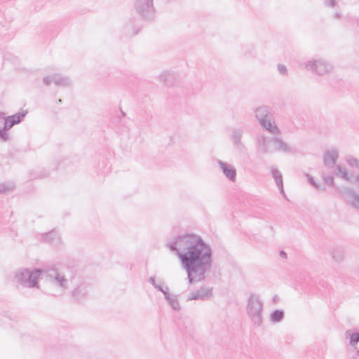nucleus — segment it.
<instances>
[{
	"mask_svg": "<svg viewBox=\"0 0 359 359\" xmlns=\"http://www.w3.org/2000/svg\"><path fill=\"white\" fill-rule=\"evenodd\" d=\"M330 253L336 262L340 263L343 261L344 251L341 248L334 247L330 250Z\"/></svg>",
	"mask_w": 359,
	"mask_h": 359,
	"instance_id": "20",
	"label": "nucleus"
},
{
	"mask_svg": "<svg viewBox=\"0 0 359 359\" xmlns=\"http://www.w3.org/2000/svg\"><path fill=\"white\" fill-rule=\"evenodd\" d=\"M43 277L47 278L53 285L62 290H66L69 287L68 279L55 266L43 268Z\"/></svg>",
	"mask_w": 359,
	"mask_h": 359,
	"instance_id": "5",
	"label": "nucleus"
},
{
	"mask_svg": "<svg viewBox=\"0 0 359 359\" xmlns=\"http://www.w3.org/2000/svg\"><path fill=\"white\" fill-rule=\"evenodd\" d=\"M148 280L154 287L158 283L154 276H151Z\"/></svg>",
	"mask_w": 359,
	"mask_h": 359,
	"instance_id": "36",
	"label": "nucleus"
},
{
	"mask_svg": "<svg viewBox=\"0 0 359 359\" xmlns=\"http://www.w3.org/2000/svg\"><path fill=\"white\" fill-rule=\"evenodd\" d=\"M285 317V312L282 309L274 310L269 316V320L272 323H278L281 322Z\"/></svg>",
	"mask_w": 359,
	"mask_h": 359,
	"instance_id": "21",
	"label": "nucleus"
},
{
	"mask_svg": "<svg viewBox=\"0 0 359 359\" xmlns=\"http://www.w3.org/2000/svg\"><path fill=\"white\" fill-rule=\"evenodd\" d=\"M43 277V269H20L15 272V278L18 283L26 287L39 288L38 280Z\"/></svg>",
	"mask_w": 359,
	"mask_h": 359,
	"instance_id": "4",
	"label": "nucleus"
},
{
	"mask_svg": "<svg viewBox=\"0 0 359 359\" xmlns=\"http://www.w3.org/2000/svg\"><path fill=\"white\" fill-rule=\"evenodd\" d=\"M255 117L261 127L273 135H280L281 132L276 123L273 109L269 106L262 105L255 111Z\"/></svg>",
	"mask_w": 359,
	"mask_h": 359,
	"instance_id": "2",
	"label": "nucleus"
},
{
	"mask_svg": "<svg viewBox=\"0 0 359 359\" xmlns=\"http://www.w3.org/2000/svg\"><path fill=\"white\" fill-rule=\"evenodd\" d=\"M278 70L279 74L281 75L285 76L287 74V69L286 66H285L283 65L278 64Z\"/></svg>",
	"mask_w": 359,
	"mask_h": 359,
	"instance_id": "33",
	"label": "nucleus"
},
{
	"mask_svg": "<svg viewBox=\"0 0 359 359\" xmlns=\"http://www.w3.org/2000/svg\"><path fill=\"white\" fill-rule=\"evenodd\" d=\"M340 193L348 204L359 210V194L353 189L344 187L340 189Z\"/></svg>",
	"mask_w": 359,
	"mask_h": 359,
	"instance_id": "9",
	"label": "nucleus"
},
{
	"mask_svg": "<svg viewBox=\"0 0 359 359\" xmlns=\"http://www.w3.org/2000/svg\"><path fill=\"white\" fill-rule=\"evenodd\" d=\"M306 176L308 177V180L309 183L316 189L321 190L320 187L315 182L313 178L311 177L309 174H306ZM322 190H325V189H322Z\"/></svg>",
	"mask_w": 359,
	"mask_h": 359,
	"instance_id": "31",
	"label": "nucleus"
},
{
	"mask_svg": "<svg viewBox=\"0 0 359 359\" xmlns=\"http://www.w3.org/2000/svg\"><path fill=\"white\" fill-rule=\"evenodd\" d=\"M4 119V113H0V119Z\"/></svg>",
	"mask_w": 359,
	"mask_h": 359,
	"instance_id": "41",
	"label": "nucleus"
},
{
	"mask_svg": "<svg viewBox=\"0 0 359 359\" xmlns=\"http://www.w3.org/2000/svg\"><path fill=\"white\" fill-rule=\"evenodd\" d=\"M53 79L55 84L59 86H68L71 84V81L68 77L60 74H53Z\"/></svg>",
	"mask_w": 359,
	"mask_h": 359,
	"instance_id": "23",
	"label": "nucleus"
},
{
	"mask_svg": "<svg viewBox=\"0 0 359 359\" xmlns=\"http://www.w3.org/2000/svg\"><path fill=\"white\" fill-rule=\"evenodd\" d=\"M291 150V147L280 137H278V135L270 137L267 154L276 152L289 153Z\"/></svg>",
	"mask_w": 359,
	"mask_h": 359,
	"instance_id": "8",
	"label": "nucleus"
},
{
	"mask_svg": "<svg viewBox=\"0 0 359 359\" xmlns=\"http://www.w3.org/2000/svg\"><path fill=\"white\" fill-rule=\"evenodd\" d=\"M324 182L329 186L333 187L334 186V177L332 175L323 177Z\"/></svg>",
	"mask_w": 359,
	"mask_h": 359,
	"instance_id": "30",
	"label": "nucleus"
},
{
	"mask_svg": "<svg viewBox=\"0 0 359 359\" xmlns=\"http://www.w3.org/2000/svg\"><path fill=\"white\" fill-rule=\"evenodd\" d=\"M351 359H359V350L355 352V354L351 356Z\"/></svg>",
	"mask_w": 359,
	"mask_h": 359,
	"instance_id": "37",
	"label": "nucleus"
},
{
	"mask_svg": "<svg viewBox=\"0 0 359 359\" xmlns=\"http://www.w3.org/2000/svg\"><path fill=\"white\" fill-rule=\"evenodd\" d=\"M277 298H278V296L277 295H275L273 297V301L275 302L276 300H277Z\"/></svg>",
	"mask_w": 359,
	"mask_h": 359,
	"instance_id": "43",
	"label": "nucleus"
},
{
	"mask_svg": "<svg viewBox=\"0 0 359 359\" xmlns=\"http://www.w3.org/2000/svg\"><path fill=\"white\" fill-rule=\"evenodd\" d=\"M271 173L278 189L280 190V192L283 194V196H285L283 189V175L281 172L278 170L277 168L272 166L271 168Z\"/></svg>",
	"mask_w": 359,
	"mask_h": 359,
	"instance_id": "17",
	"label": "nucleus"
},
{
	"mask_svg": "<svg viewBox=\"0 0 359 359\" xmlns=\"http://www.w3.org/2000/svg\"><path fill=\"white\" fill-rule=\"evenodd\" d=\"M246 313L252 323L255 327H260L262 324V313L264 304L257 294H251L247 301Z\"/></svg>",
	"mask_w": 359,
	"mask_h": 359,
	"instance_id": "3",
	"label": "nucleus"
},
{
	"mask_svg": "<svg viewBox=\"0 0 359 359\" xmlns=\"http://www.w3.org/2000/svg\"><path fill=\"white\" fill-rule=\"evenodd\" d=\"M345 337L346 339H349L350 346L355 348L359 342V332H352L348 330L346 331Z\"/></svg>",
	"mask_w": 359,
	"mask_h": 359,
	"instance_id": "22",
	"label": "nucleus"
},
{
	"mask_svg": "<svg viewBox=\"0 0 359 359\" xmlns=\"http://www.w3.org/2000/svg\"><path fill=\"white\" fill-rule=\"evenodd\" d=\"M165 246L175 252L187 273L189 284L205 279L212 264V250L201 236L194 233L179 235Z\"/></svg>",
	"mask_w": 359,
	"mask_h": 359,
	"instance_id": "1",
	"label": "nucleus"
},
{
	"mask_svg": "<svg viewBox=\"0 0 359 359\" xmlns=\"http://www.w3.org/2000/svg\"><path fill=\"white\" fill-rule=\"evenodd\" d=\"M162 284H163V282H162L161 280H158V283H157V284L154 286V287H155L157 290H158V291L161 292L164 294V292H168V287L167 286H165V287H163V286H162Z\"/></svg>",
	"mask_w": 359,
	"mask_h": 359,
	"instance_id": "29",
	"label": "nucleus"
},
{
	"mask_svg": "<svg viewBox=\"0 0 359 359\" xmlns=\"http://www.w3.org/2000/svg\"><path fill=\"white\" fill-rule=\"evenodd\" d=\"M43 81L45 85L49 86L53 82V75L43 77Z\"/></svg>",
	"mask_w": 359,
	"mask_h": 359,
	"instance_id": "34",
	"label": "nucleus"
},
{
	"mask_svg": "<svg viewBox=\"0 0 359 359\" xmlns=\"http://www.w3.org/2000/svg\"><path fill=\"white\" fill-rule=\"evenodd\" d=\"M346 163L351 167H355L359 169V159L353 156H347L346 158Z\"/></svg>",
	"mask_w": 359,
	"mask_h": 359,
	"instance_id": "28",
	"label": "nucleus"
},
{
	"mask_svg": "<svg viewBox=\"0 0 359 359\" xmlns=\"http://www.w3.org/2000/svg\"><path fill=\"white\" fill-rule=\"evenodd\" d=\"M161 81H162L166 86L172 85L175 78L172 73L165 72L162 74L159 77Z\"/></svg>",
	"mask_w": 359,
	"mask_h": 359,
	"instance_id": "25",
	"label": "nucleus"
},
{
	"mask_svg": "<svg viewBox=\"0 0 359 359\" xmlns=\"http://www.w3.org/2000/svg\"><path fill=\"white\" fill-rule=\"evenodd\" d=\"M338 157L339 154L337 149L327 151L323 157L324 165L329 168L334 167L336 165Z\"/></svg>",
	"mask_w": 359,
	"mask_h": 359,
	"instance_id": "15",
	"label": "nucleus"
},
{
	"mask_svg": "<svg viewBox=\"0 0 359 359\" xmlns=\"http://www.w3.org/2000/svg\"><path fill=\"white\" fill-rule=\"evenodd\" d=\"M7 130H8L4 129V128L3 129L0 128V139L5 142L8 140Z\"/></svg>",
	"mask_w": 359,
	"mask_h": 359,
	"instance_id": "32",
	"label": "nucleus"
},
{
	"mask_svg": "<svg viewBox=\"0 0 359 359\" xmlns=\"http://www.w3.org/2000/svg\"><path fill=\"white\" fill-rule=\"evenodd\" d=\"M43 240L54 246H58L61 244V238L55 230H52L42 236Z\"/></svg>",
	"mask_w": 359,
	"mask_h": 359,
	"instance_id": "16",
	"label": "nucleus"
},
{
	"mask_svg": "<svg viewBox=\"0 0 359 359\" xmlns=\"http://www.w3.org/2000/svg\"><path fill=\"white\" fill-rule=\"evenodd\" d=\"M88 294V285L85 283H81L72 291V297L76 302H82L86 299Z\"/></svg>",
	"mask_w": 359,
	"mask_h": 359,
	"instance_id": "13",
	"label": "nucleus"
},
{
	"mask_svg": "<svg viewBox=\"0 0 359 359\" xmlns=\"http://www.w3.org/2000/svg\"><path fill=\"white\" fill-rule=\"evenodd\" d=\"M335 17H336L337 18H339L340 17V14H339V13H336V14H335Z\"/></svg>",
	"mask_w": 359,
	"mask_h": 359,
	"instance_id": "42",
	"label": "nucleus"
},
{
	"mask_svg": "<svg viewBox=\"0 0 359 359\" xmlns=\"http://www.w3.org/2000/svg\"><path fill=\"white\" fill-rule=\"evenodd\" d=\"M212 295V288L210 287H201L199 290L196 292L189 294L187 299L189 300H204Z\"/></svg>",
	"mask_w": 359,
	"mask_h": 359,
	"instance_id": "14",
	"label": "nucleus"
},
{
	"mask_svg": "<svg viewBox=\"0 0 359 359\" xmlns=\"http://www.w3.org/2000/svg\"><path fill=\"white\" fill-rule=\"evenodd\" d=\"M135 9L144 20H151L155 17L154 0H135Z\"/></svg>",
	"mask_w": 359,
	"mask_h": 359,
	"instance_id": "7",
	"label": "nucleus"
},
{
	"mask_svg": "<svg viewBox=\"0 0 359 359\" xmlns=\"http://www.w3.org/2000/svg\"><path fill=\"white\" fill-rule=\"evenodd\" d=\"M15 184L12 182L0 184V194H6L8 191L13 190Z\"/></svg>",
	"mask_w": 359,
	"mask_h": 359,
	"instance_id": "26",
	"label": "nucleus"
},
{
	"mask_svg": "<svg viewBox=\"0 0 359 359\" xmlns=\"http://www.w3.org/2000/svg\"><path fill=\"white\" fill-rule=\"evenodd\" d=\"M244 130L242 128H234L231 129L230 138L234 148L240 151L243 152L246 150V147L242 142V137Z\"/></svg>",
	"mask_w": 359,
	"mask_h": 359,
	"instance_id": "10",
	"label": "nucleus"
},
{
	"mask_svg": "<svg viewBox=\"0 0 359 359\" xmlns=\"http://www.w3.org/2000/svg\"><path fill=\"white\" fill-rule=\"evenodd\" d=\"M325 5L330 7H334L336 5V0H327L325 1Z\"/></svg>",
	"mask_w": 359,
	"mask_h": 359,
	"instance_id": "35",
	"label": "nucleus"
},
{
	"mask_svg": "<svg viewBox=\"0 0 359 359\" xmlns=\"http://www.w3.org/2000/svg\"><path fill=\"white\" fill-rule=\"evenodd\" d=\"M251 49H253V48L251 47ZM245 54L247 55V53H245ZM248 54L249 55L254 56L253 53H252V50H248Z\"/></svg>",
	"mask_w": 359,
	"mask_h": 359,
	"instance_id": "39",
	"label": "nucleus"
},
{
	"mask_svg": "<svg viewBox=\"0 0 359 359\" xmlns=\"http://www.w3.org/2000/svg\"><path fill=\"white\" fill-rule=\"evenodd\" d=\"M58 102H59V103H62V100H61V99H59V100H58Z\"/></svg>",
	"mask_w": 359,
	"mask_h": 359,
	"instance_id": "44",
	"label": "nucleus"
},
{
	"mask_svg": "<svg viewBox=\"0 0 359 359\" xmlns=\"http://www.w3.org/2000/svg\"><path fill=\"white\" fill-rule=\"evenodd\" d=\"M280 256L283 258H287V253L285 251L281 250L280 252Z\"/></svg>",
	"mask_w": 359,
	"mask_h": 359,
	"instance_id": "38",
	"label": "nucleus"
},
{
	"mask_svg": "<svg viewBox=\"0 0 359 359\" xmlns=\"http://www.w3.org/2000/svg\"><path fill=\"white\" fill-rule=\"evenodd\" d=\"M217 165L221 169L224 175L231 182H234L236 180V169L232 165L224 162L221 160H217Z\"/></svg>",
	"mask_w": 359,
	"mask_h": 359,
	"instance_id": "11",
	"label": "nucleus"
},
{
	"mask_svg": "<svg viewBox=\"0 0 359 359\" xmlns=\"http://www.w3.org/2000/svg\"><path fill=\"white\" fill-rule=\"evenodd\" d=\"M335 175L347 182H351V178L347 170L340 165H335Z\"/></svg>",
	"mask_w": 359,
	"mask_h": 359,
	"instance_id": "24",
	"label": "nucleus"
},
{
	"mask_svg": "<svg viewBox=\"0 0 359 359\" xmlns=\"http://www.w3.org/2000/svg\"><path fill=\"white\" fill-rule=\"evenodd\" d=\"M355 180L359 187V174L355 176Z\"/></svg>",
	"mask_w": 359,
	"mask_h": 359,
	"instance_id": "40",
	"label": "nucleus"
},
{
	"mask_svg": "<svg viewBox=\"0 0 359 359\" xmlns=\"http://www.w3.org/2000/svg\"><path fill=\"white\" fill-rule=\"evenodd\" d=\"M270 140V137L266 136L264 135H258L256 138V142L258 147V149L262 154H267L269 142Z\"/></svg>",
	"mask_w": 359,
	"mask_h": 359,
	"instance_id": "18",
	"label": "nucleus"
},
{
	"mask_svg": "<svg viewBox=\"0 0 359 359\" xmlns=\"http://www.w3.org/2000/svg\"><path fill=\"white\" fill-rule=\"evenodd\" d=\"M164 297L173 310L177 311L180 310V305L177 296H172L168 292H164Z\"/></svg>",
	"mask_w": 359,
	"mask_h": 359,
	"instance_id": "19",
	"label": "nucleus"
},
{
	"mask_svg": "<svg viewBox=\"0 0 359 359\" xmlns=\"http://www.w3.org/2000/svg\"><path fill=\"white\" fill-rule=\"evenodd\" d=\"M48 176V173L46 172L43 170L36 171L34 172H31V174H30V178L32 180L41 179V178L46 177Z\"/></svg>",
	"mask_w": 359,
	"mask_h": 359,
	"instance_id": "27",
	"label": "nucleus"
},
{
	"mask_svg": "<svg viewBox=\"0 0 359 359\" xmlns=\"http://www.w3.org/2000/svg\"><path fill=\"white\" fill-rule=\"evenodd\" d=\"M305 68L318 76H323L330 72L333 67L332 64L323 58L313 59L305 63Z\"/></svg>",
	"mask_w": 359,
	"mask_h": 359,
	"instance_id": "6",
	"label": "nucleus"
},
{
	"mask_svg": "<svg viewBox=\"0 0 359 359\" xmlns=\"http://www.w3.org/2000/svg\"><path fill=\"white\" fill-rule=\"evenodd\" d=\"M26 114H27V111H22L20 112H18L11 116H8L6 117L4 116V129L9 130L13 126L21 123Z\"/></svg>",
	"mask_w": 359,
	"mask_h": 359,
	"instance_id": "12",
	"label": "nucleus"
}]
</instances>
